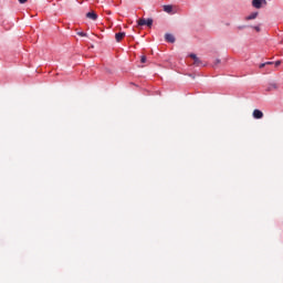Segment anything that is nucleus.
I'll list each match as a JSON object with an SVG mask.
<instances>
[{"label":"nucleus","instance_id":"f257e3e1","mask_svg":"<svg viewBox=\"0 0 283 283\" xmlns=\"http://www.w3.org/2000/svg\"><path fill=\"white\" fill-rule=\"evenodd\" d=\"M137 25H139L140 28H143V25H147V28H151L154 25V19L142 18V19L137 20Z\"/></svg>","mask_w":283,"mask_h":283},{"label":"nucleus","instance_id":"2eb2a0df","mask_svg":"<svg viewBox=\"0 0 283 283\" xmlns=\"http://www.w3.org/2000/svg\"><path fill=\"white\" fill-rule=\"evenodd\" d=\"M260 70H262V67H266V63H262L259 65Z\"/></svg>","mask_w":283,"mask_h":283},{"label":"nucleus","instance_id":"9d476101","mask_svg":"<svg viewBox=\"0 0 283 283\" xmlns=\"http://www.w3.org/2000/svg\"><path fill=\"white\" fill-rule=\"evenodd\" d=\"M193 65L196 67H201L202 61L200 60V57H197V59L193 60Z\"/></svg>","mask_w":283,"mask_h":283},{"label":"nucleus","instance_id":"f3484780","mask_svg":"<svg viewBox=\"0 0 283 283\" xmlns=\"http://www.w3.org/2000/svg\"><path fill=\"white\" fill-rule=\"evenodd\" d=\"M220 62V60H216L214 65H219Z\"/></svg>","mask_w":283,"mask_h":283},{"label":"nucleus","instance_id":"ddd939ff","mask_svg":"<svg viewBox=\"0 0 283 283\" xmlns=\"http://www.w3.org/2000/svg\"><path fill=\"white\" fill-rule=\"evenodd\" d=\"M275 67H280V65H282V60H279L274 63Z\"/></svg>","mask_w":283,"mask_h":283},{"label":"nucleus","instance_id":"f8f14e48","mask_svg":"<svg viewBox=\"0 0 283 283\" xmlns=\"http://www.w3.org/2000/svg\"><path fill=\"white\" fill-rule=\"evenodd\" d=\"M77 36H87V33L83 32V31H78L77 32Z\"/></svg>","mask_w":283,"mask_h":283},{"label":"nucleus","instance_id":"1a4fd4ad","mask_svg":"<svg viewBox=\"0 0 283 283\" xmlns=\"http://www.w3.org/2000/svg\"><path fill=\"white\" fill-rule=\"evenodd\" d=\"M253 19H258V12H253L250 15L245 17V21H253Z\"/></svg>","mask_w":283,"mask_h":283},{"label":"nucleus","instance_id":"dca6fc26","mask_svg":"<svg viewBox=\"0 0 283 283\" xmlns=\"http://www.w3.org/2000/svg\"><path fill=\"white\" fill-rule=\"evenodd\" d=\"M19 3H28V0H19Z\"/></svg>","mask_w":283,"mask_h":283},{"label":"nucleus","instance_id":"0eeeda50","mask_svg":"<svg viewBox=\"0 0 283 283\" xmlns=\"http://www.w3.org/2000/svg\"><path fill=\"white\" fill-rule=\"evenodd\" d=\"M277 87H279L277 83H270L266 88V92H273V91L277 90Z\"/></svg>","mask_w":283,"mask_h":283},{"label":"nucleus","instance_id":"a211bd4d","mask_svg":"<svg viewBox=\"0 0 283 283\" xmlns=\"http://www.w3.org/2000/svg\"><path fill=\"white\" fill-rule=\"evenodd\" d=\"M238 30H244V25L238 27Z\"/></svg>","mask_w":283,"mask_h":283},{"label":"nucleus","instance_id":"39448f33","mask_svg":"<svg viewBox=\"0 0 283 283\" xmlns=\"http://www.w3.org/2000/svg\"><path fill=\"white\" fill-rule=\"evenodd\" d=\"M165 39L168 43H176V38L171 33H166Z\"/></svg>","mask_w":283,"mask_h":283},{"label":"nucleus","instance_id":"4468645a","mask_svg":"<svg viewBox=\"0 0 283 283\" xmlns=\"http://www.w3.org/2000/svg\"><path fill=\"white\" fill-rule=\"evenodd\" d=\"M189 56H190V59H192V61H195V60H197V59H198V55H196V54H193V53H192V54H190Z\"/></svg>","mask_w":283,"mask_h":283},{"label":"nucleus","instance_id":"20e7f679","mask_svg":"<svg viewBox=\"0 0 283 283\" xmlns=\"http://www.w3.org/2000/svg\"><path fill=\"white\" fill-rule=\"evenodd\" d=\"M86 19H91V21H96V19H98V14H96V12L94 11H90L86 13Z\"/></svg>","mask_w":283,"mask_h":283},{"label":"nucleus","instance_id":"6e6552de","mask_svg":"<svg viewBox=\"0 0 283 283\" xmlns=\"http://www.w3.org/2000/svg\"><path fill=\"white\" fill-rule=\"evenodd\" d=\"M164 12H167L168 14H171L174 12V7L170 4L164 6Z\"/></svg>","mask_w":283,"mask_h":283},{"label":"nucleus","instance_id":"9b49d317","mask_svg":"<svg viewBox=\"0 0 283 283\" xmlns=\"http://www.w3.org/2000/svg\"><path fill=\"white\" fill-rule=\"evenodd\" d=\"M140 63H147V56L142 55L140 56Z\"/></svg>","mask_w":283,"mask_h":283},{"label":"nucleus","instance_id":"7ed1b4c3","mask_svg":"<svg viewBox=\"0 0 283 283\" xmlns=\"http://www.w3.org/2000/svg\"><path fill=\"white\" fill-rule=\"evenodd\" d=\"M252 116L256 119L264 118V113H262L260 109H254Z\"/></svg>","mask_w":283,"mask_h":283},{"label":"nucleus","instance_id":"aec40b11","mask_svg":"<svg viewBox=\"0 0 283 283\" xmlns=\"http://www.w3.org/2000/svg\"><path fill=\"white\" fill-rule=\"evenodd\" d=\"M265 65H273V62H265Z\"/></svg>","mask_w":283,"mask_h":283},{"label":"nucleus","instance_id":"6ab92c4d","mask_svg":"<svg viewBox=\"0 0 283 283\" xmlns=\"http://www.w3.org/2000/svg\"><path fill=\"white\" fill-rule=\"evenodd\" d=\"M254 30H256V32H260V27H254Z\"/></svg>","mask_w":283,"mask_h":283},{"label":"nucleus","instance_id":"423d86ee","mask_svg":"<svg viewBox=\"0 0 283 283\" xmlns=\"http://www.w3.org/2000/svg\"><path fill=\"white\" fill-rule=\"evenodd\" d=\"M115 39H116L117 43H120V41H123L125 39V32L116 33Z\"/></svg>","mask_w":283,"mask_h":283},{"label":"nucleus","instance_id":"f03ea898","mask_svg":"<svg viewBox=\"0 0 283 283\" xmlns=\"http://www.w3.org/2000/svg\"><path fill=\"white\" fill-rule=\"evenodd\" d=\"M262 3H266V0H252V6L253 8H256V10L262 8Z\"/></svg>","mask_w":283,"mask_h":283}]
</instances>
